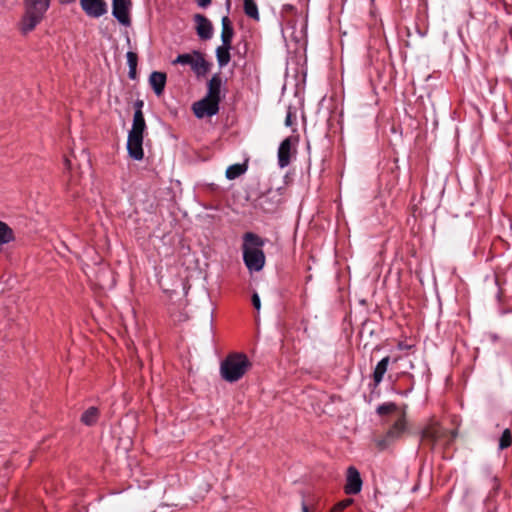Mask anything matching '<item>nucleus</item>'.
I'll return each instance as SVG.
<instances>
[{
    "label": "nucleus",
    "instance_id": "39448f33",
    "mask_svg": "<svg viewBox=\"0 0 512 512\" xmlns=\"http://www.w3.org/2000/svg\"><path fill=\"white\" fill-rule=\"evenodd\" d=\"M173 64L189 65L198 76L205 75L210 69V63L205 60L199 51L179 54Z\"/></svg>",
    "mask_w": 512,
    "mask_h": 512
},
{
    "label": "nucleus",
    "instance_id": "6ab92c4d",
    "mask_svg": "<svg viewBox=\"0 0 512 512\" xmlns=\"http://www.w3.org/2000/svg\"><path fill=\"white\" fill-rule=\"evenodd\" d=\"M146 130V122L142 111H135L133 116L132 128L128 134L144 136Z\"/></svg>",
    "mask_w": 512,
    "mask_h": 512
},
{
    "label": "nucleus",
    "instance_id": "f03ea898",
    "mask_svg": "<svg viewBox=\"0 0 512 512\" xmlns=\"http://www.w3.org/2000/svg\"><path fill=\"white\" fill-rule=\"evenodd\" d=\"M181 269L178 267V264L174 267H171L168 269L169 275L173 274L174 272L177 273V277L172 281L170 284L169 276H166L165 274H159L158 275V283L160 287L162 288L163 292L168 294L170 297L173 294H178L179 289L182 290V295H185V289H186V282L189 278L193 277V273L188 271V267L183 268L185 266V263H180Z\"/></svg>",
    "mask_w": 512,
    "mask_h": 512
},
{
    "label": "nucleus",
    "instance_id": "bb28decb",
    "mask_svg": "<svg viewBox=\"0 0 512 512\" xmlns=\"http://www.w3.org/2000/svg\"><path fill=\"white\" fill-rule=\"evenodd\" d=\"M266 258H243L244 263L250 272H258L263 269Z\"/></svg>",
    "mask_w": 512,
    "mask_h": 512
},
{
    "label": "nucleus",
    "instance_id": "b1692460",
    "mask_svg": "<svg viewBox=\"0 0 512 512\" xmlns=\"http://www.w3.org/2000/svg\"><path fill=\"white\" fill-rule=\"evenodd\" d=\"M15 240V234L11 227L0 220V245L8 244Z\"/></svg>",
    "mask_w": 512,
    "mask_h": 512
},
{
    "label": "nucleus",
    "instance_id": "6e6552de",
    "mask_svg": "<svg viewBox=\"0 0 512 512\" xmlns=\"http://www.w3.org/2000/svg\"><path fill=\"white\" fill-rule=\"evenodd\" d=\"M97 265L98 268L93 271V277L96 279L97 284L102 289H112L116 284L115 273L111 270L110 266L103 261V259H101Z\"/></svg>",
    "mask_w": 512,
    "mask_h": 512
},
{
    "label": "nucleus",
    "instance_id": "f257e3e1",
    "mask_svg": "<svg viewBox=\"0 0 512 512\" xmlns=\"http://www.w3.org/2000/svg\"><path fill=\"white\" fill-rule=\"evenodd\" d=\"M249 366L250 362L245 354H230L221 362V376L230 383L236 382L243 377Z\"/></svg>",
    "mask_w": 512,
    "mask_h": 512
},
{
    "label": "nucleus",
    "instance_id": "a19ab883",
    "mask_svg": "<svg viewBox=\"0 0 512 512\" xmlns=\"http://www.w3.org/2000/svg\"><path fill=\"white\" fill-rule=\"evenodd\" d=\"M494 481L496 483L495 488L497 489L499 487V484L497 483V478H494Z\"/></svg>",
    "mask_w": 512,
    "mask_h": 512
},
{
    "label": "nucleus",
    "instance_id": "4be33fe9",
    "mask_svg": "<svg viewBox=\"0 0 512 512\" xmlns=\"http://www.w3.org/2000/svg\"><path fill=\"white\" fill-rule=\"evenodd\" d=\"M221 40L224 45H231L234 36V29L228 16L222 18Z\"/></svg>",
    "mask_w": 512,
    "mask_h": 512
},
{
    "label": "nucleus",
    "instance_id": "423d86ee",
    "mask_svg": "<svg viewBox=\"0 0 512 512\" xmlns=\"http://www.w3.org/2000/svg\"><path fill=\"white\" fill-rule=\"evenodd\" d=\"M242 256H265L264 246L270 241L262 238L253 232H246L243 235Z\"/></svg>",
    "mask_w": 512,
    "mask_h": 512
},
{
    "label": "nucleus",
    "instance_id": "412c9836",
    "mask_svg": "<svg viewBox=\"0 0 512 512\" xmlns=\"http://www.w3.org/2000/svg\"><path fill=\"white\" fill-rule=\"evenodd\" d=\"M390 358L388 356L382 358L376 365L373 371L374 386L377 387L383 380L385 373L387 372Z\"/></svg>",
    "mask_w": 512,
    "mask_h": 512
},
{
    "label": "nucleus",
    "instance_id": "0eeeda50",
    "mask_svg": "<svg viewBox=\"0 0 512 512\" xmlns=\"http://www.w3.org/2000/svg\"><path fill=\"white\" fill-rule=\"evenodd\" d=\"M407 430V423L404 417H400L395 423L389 428L386 434L376 441V445L380 450L389 448L392 444L402 438L403 434Z\"/></svg>",
    "mask_w": 512,
    "mask_h": 512
},
{
    "label": "nucleus",
    "instance_id": "e433bc0d",
    "mask_svg": "<svg viewBox=\"0 0 512 512\" xmlns=\"http://www.w3.org/2000/svg\"><path fill=\"white\" fill-rule=\"evenodd\" d=\"M128 76L130 79L135 80L137 77V68H129Z\"/></svg>",
    "mask_w": 512,
    "mask_h": 512
},
{
    "label": "nucleus",
    "instance_id": "ddd939ff",
    "mask_svg": "<svg viewBox=\"0 0 512 512\" xmlns=\"http://www.w3.org/2000/svg\"><path fill=\"white\" fill-rule=\"evenodd\" d=\"M143 137L144 136H137V135H130L128 134L127 139V151L129 156L137 161H140L144 158V151H143Z\"/></svg>",
    "mask_w": 512,
    "mask_h": 512
},
{
    "label": "nucleus",
    "instance_id": "aec40b11",
    "mask_svg": "<svg viewBox=\"0 0 512 512\" xmlns=\"http://www.w3.org/2000/svg\"><path fill=\"white\" fill-rule=\"evenodd\" d=\"M50 5V0H26L25 8L30 10L31 12L36 13L41 18L44 17V14L48 10Z\"/></svg>",
    "mask_w": 512,
    "mask_h": 512
},
{
    "label": "nucleus",
    "instance_id": "ea45409f",
    "mask_svg": "<svg viewBox=\"0 0 512 512\" xmlns=\"http://www.w3.org/2000/svg\"><path fill=\"white\" fill-rule=\"evenodd\" d=\"M301 508H302V512H309L308 506L305 503V501H302Z\"/></svg>",
    "mask_w": 512,
    "mask_h": 512
},
{
    "label": "nucleus",
    "instance_id": "cd10ccee",
    "mask_svg": "<svg viewBox=\"0 0 512 512\" xmlns=\"http://www.w3.org/2000/svg\"><path fill=\"white\" fill-rule=\"evenodd\" d=\"M244 12L248 17L259 20L258 6L254 0H244Z\"/></svg>",
    "mask_w": 512,
    "mask_h": 512
},
{
    "label": "nucleus",
    "instance_id": "a211bd4d",
    "mask_svg": "<svg viewBox=\"0 0 512 512\" xmlns=\"http://www.w3.org/2000/svg\"><path fill=\"white\" fill-rule=\"evenodd\" d=\"M208 90L206 96L208 98L217 99L218 102L221 101V87H222V78L219 74H214L211 79L208 81Z\"/></svg>",
    "mask_w": 512,
    "mask_h": 512
},
{
    "label": "nucleus",
    "instance_id": "2eb2a0df",
    "mask_svg": "<svg viewBox=\"0 0 512 512\" xmlns=\"http://www.w3.org/2000/svg\"><path fill=\"white\" fill-rule=\"evenodd\" d=\"M43 18L34 12H31L25 8V13L20 23V30L23 34H27L35 29V27L41 22Z\"/></svg>",
    "mask_w": 512,
    "mask_h": 512
},
{
    "label": "nucleus",
    "instance_id": "7c9ffc66",
    "mask_svg": "<svg viewBox=\"0 0 512 512\" xmlns=\"http://www.w3.org/2000/svg\"><path fill=\"white\" fill-rule=\"evenodd\" d=\"M353 500L351 498H346L342 501H339L334 505L331 512H342L345 510L348 506L352 504Z\"/></svg>",
    "mask_w": 512,
    "mask_h": 512
},
{
    "label": "nucleus",
    "instance_id": "c85d7f7f",
    "mask_svg": "<svg viewBox=\"0 0 512 512\" xmlns=\"http://www.w3.org/2000/svg\"><path fill=\"white\" fill-rule=\"evenodd\" d=\"M396 409H397V405L395 403L386 402V403L380 404L377 407L376 412H377V414L383 416V415H387V414L394 412Z\"/></svg>",
    "mask_w": 512,
    "mask_h": 512
},
{
    "label": "nucleus",
    "instance_id": "9d476101",
    "mask_svg": "<svg viewBox=\"0 0 512 512\" xmlns=\"http://www.w3.org/2000/svg\"><path fill=\"white\" fill-rule=\"evenodd\" d=\"M80 6L88 17L100 18L108 11L104 0H80Z\"/></svg>",
    "mask_w": 512,
    "mask_h": 512
},
{
    "label": "nucleus",
    "instance_id": "a878e982",
    "mask_svg": "<svg viewBox=\"0 0 512 512\" xmlns=\"http://www.w3.org/2000/svg\"><path fill=\"white\" fill-rule=\"evenodd\" d=\"M246 170H247V165L245 163H243V164L237 163V164L230 165L226 169V177L229 180L236 179L239 176H241L242 174H244L246 172Z\"/></svg>",
    "mask_w": 512,
    "mask_h": 512
},
{
    "label": "nucleus",
    "instance_id": "7ed1b4c3",
    "mask_svg": "<svg viewBox=\"0 0 512 512\" xmlns=\"http://www.w3.org/2000/svg\"><path fill=\"white\" fill-rule=\"evenodd\" d=\"M456 436L455 431L448 430L438 423H432L422 431V440L430 444L433 449L449 446Z\"/></svg>",
    "mask_w": 512,
    "mask_h": 512
},
{
    "label": "nucleus",
    "instance_id": "f704fd0d",
    "mask_svg": "<svg viewBox=\"0 0 512 512\" xmlns=\"http://www.w3.org/2000/svg\"><path fill=\"white\" fill-rule=\"evenodd\" d=\"M197 4L201 8H206L210 5L211 0H196Z\"/></svg>",
    "mask_w": 512,
    "mask_h": 512
},
{
    "label": "nucleus",
    "instance_id": "58836bf2",
    "mask_svg": "<svg viewBox=\"0 0 512 512\" xmlns=\"http://www.w3.org/2000/svg\"><path fill=\"white\" fill-rule=\"evenodd\" d=\"M398 348H399L400 350H404V349H409V348H410V346H409V345H406V344H404V343H402V342H400V343L398 344Z\"/></svg>",
    "mask_w": 512,
    "mask_h": 512
},
{
    "label": "nucleus",
    "instance_id": "dca6fc26",
    "mask_svg": "<svg viewBox=\"0 0 512 512\" xmlns=\"http://www.w3.org/2000/svg\"><path fill=\"white\" fill-rule=\"evenodd\" d=\"M166 74L154 71L150 74L149 84L157 96L163 94L166 85Z\"/></svg>",
    "mask_w": 512,
    "mask_h": 512
},
{
    "label": "nucleus",
    "instance_id": "20e7f679",
    "mask_svg": "<svg viewBox=\"0 0 512 512\" xmlns=\"http://www.w3.org/2000/svg\"><path fill=\"white\" fill-rule=\"evenodd\" d=\"M284 188L269 189L255 201V208L264 213L276 212L284 201Z\"/></svg>",
    "mask_w": 512,
    "mask_h": 512
},
{
    "label": "nucleus",
    "instance_id": "72a5a7b5",
    "mask_svg": "<svg viewBox=\"0 0 512 512\" xmlns=\"http://www.w3.org/2000/svg\"><path fill=\"white\" fill-rule=\"evenodd\" d=\"M252 304L256 310H258V311L260 310L261 301H260V297H259L258 293H256V292L253 293V295H252Z\"/></svg>",
    "mask_w": 512,
    "mask_h": 512
},
{
    "label": "nucleus",
    "instance_id": "f3484780",
    "mask_svg": "<svg viewBox=\"0 0 512 512\" xmlns=\"http://www.w3.org/2000/svg\"><path fill=\"white\" fill-rule=\"evenodd\" d=\"M291 155V140L290 138L284 139L278 148V165L280 168H285L290 164Z\"/></svg>",
    "mask_w": 512,
    "mask_h": 512
},
{
    "label": "nucleus",
    "instance_id": "f8f14e48",
    "mask_svg": "<svg viewBox=\"0 0 512 512\" xmlns=\"http://www.w3.org/2000/svg\"><path fill=\"white\" fill-rule=\"evenodd\" d=\"M362 489V479L359 471L354 466H349L346 472L345 493L356 495Z\"/></svg>",
    "mask_w": 512,
    "mask_h": 512
},
{
    "label": "nucleus",
    "instance_id": "393cba45",
    "mask_svg": "<svg viewBox=\"0 0 512 512\" xmlns=\"http://www.w3.org/2000/svg\"><path fill=\"white\" fill-rule=\"evenodd\" d=\"M99 417V411L96 407H89L81 416V422L87 426L96 424Z\"/></svg>",
    "mask_w": 512,
    "mask_h": 512
},
{
    "label": "nucleus",
    "instance_id": "473e14b6",
    "mask_svg": "<svg viewBox=\"0 0 512 512\" xmlns=\"http://www.w3.org/2000/svg\"><path fill=\"white\" fill-rule=\"evenodd\" d=\"M295 113L292 110V107L289 106L287 109L286 117H285V126L291 127L293 125V117Z\"/></svg>",
    "mask_w": 512,
    "mask_h": 512
},
{
    "label": "nucleus",
    "instance_id": "4468645a",
    "mask_svg": "<svg viewBox=\"0 0 512 512\" xmlns=\"http://www.w3.org/2000/svg\"><path fill=\"white\" fill-rule=\"evenodd\" d=\"M196 22V32L200 39L209 40L213 35V26L210 20L202 14H196L194 16Z\"/></svg>",
    "mask_w": 512,
    "mask_h": 512
},
{
    "label": "nucleus",
    "instance_id": "5701e85b",
    "mask_svg": "<svg viewBox=\"0 0 512 512\" xmlns=\"http://www.w3.org/2000/svg\"><path fill=\"white\" fill-rule=\"evenodd\" d=\"M230 49L231 45L222 44L221 46L217 47L216 58L220 68L225 67L230 62Z\"/></svg>",
    "mask_w": 512,
    "mask_h": 512
},
{
    "label": "nucleus",
    "instance_id": "1a4fd4ad",
    "mask_svg": "<svg viewBox=\"0 0 512 512\" xmlns=\"http://www.w3.org/2000/svg\"><path fill=\"white\" fill-rule=\"evenodd\" d=\"M219 103L217 99L205 96L203 99L195 102L192 109L195 116L199 119L212 117L219 112Z\"/></svg>",
    "mask_w": 512,
    "mask_h": 512
},
{
    "label": "nucleus",
    "instance_id": "c756f323",
    "mask_svg": "<svg viewBox=\"0 0 512 512\" xmlns=\"http://www.w3.org/2000/svg\"><path fill=\"white\" fill-rule=\"evenodd\" d=\"M512 443V434L509 429H505L499 439V449L504 450Z\"/></svg>",
    "mask_w": 512,
    "mask_h": 512
},
{
    "label": "nucleus",
    "instance_id": "c9c22d12",
    "mask_svg": "<svg viewBox=\"0 0 512 512\" xmlns=\"http://www.w3.org/2000/svg\"><path fill=\"white\" fill-rule=\"evenodd\" d=\"M144 106V102L142 100H136L134 103L135 111H142V108Z\"/></svg>",
    "mask_w": 512,
    "mask_h": 512
},
{
    "label": "nucleus",
    "instance_id": "9b49d317",
    "mask_svg": "<svg viewBox=\"0 0 512 512\" xmlns=\"http://www.w3.org/2000/svg\"><path fill=\"white\" fill-rule=\"evenodd\" d=\"M112 15L117 21L124 25L129 26L131 23L129 11L131 8L130 0H112Z\"/></svg>",
    "mask_w": 512,
    "mask_h": 512
},
{
    "label": "nucleus",
    "instance_id": "2f4dec72",
    "mask_svg": "<svg viewBox=\"0 0 512 512\" xmlns=\"http://www.w3.org/2000/svg\"><path fill=\"white\" fill-rule=\"evenodd\" d=\"M126 58L129 68H137L138 56L135 52L128 51L126 54Z\"/></svg>",
    "mask_w": 512,
    "mask_h": 512
},
{
    "label": "nucleus",
    "instance_id": "4c0bfd02",
    "mask_svg": "<svg viewBox=\"0 0 512 512\" xmlns=\"http://www.w3.org/2000/svg\"><path fill=\"white\" fill-rule=\"evenodd\" d=\"M63 162H64L65 170L70 171L71 170V160L68 157H64Z\"/></svg>",
    "mask_w": 512,
    "mask_h": 512
}]
</instances>
